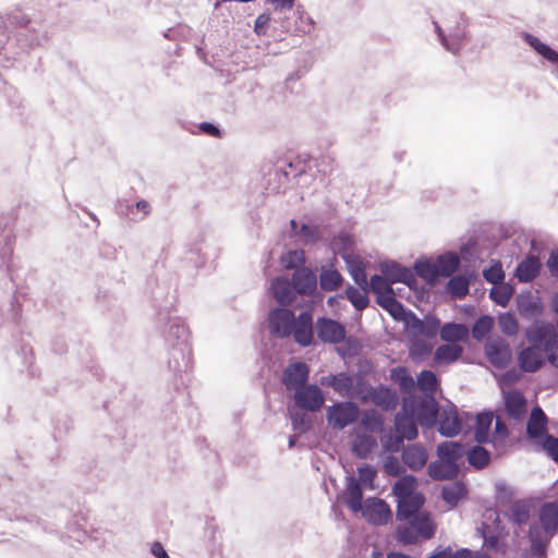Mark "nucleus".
<instances>
[{
	"label": "nucleus",
	"mask_w": 558,
	"mask_h": 558,
	"mask_svg": "<svg viewBox=\"0 0 558 558\" xmlns=\"http://www.w3.org/2000/svg\"><path fill=\"white\" fill-rule=\"evenodd\" d=\"M402 405H409L407 409L422 427L433 428L437 424L440 407L435 396L410 393L402 398Z\"/></svg>",
	"instance_id": "f257e3e1"
},
{
	"label": "nucleus",
	"mask_w": 558,
	"mask_h": 558,
	"mask_svg": "<svg viewBox=\"0 0 558 558\" xmlns=\"http://www.w3.org/2000/svg\"><path fill=\"white\" fill-rule=\"evenodd\" d=\"M315 332L317 340L324 344L337 345L347 341V349H356V339L347 338L345 326L333 318L322 316L315 322Z\"/></svg>",
	"instance_id": "f03ea898"
},
{
	"label": "nucleus",
	"mask_w": 558,
	"mask_h": 558,
	"mask_svg": "<svg viewBox=\"0 0 558 558\" xmlns=\"http://www.w3.org/2000/svg\"><path fill=\"white\" fill-rule=\"evenodd\" d=\"M357 393L363 402L371 401L383 411H392L399 403L397 391L384 385L373 387L361 381L357 384Z\"/></svg>",
	"instance_id": "7ed1b4c3"
},
{
	"label": "nucleus",
	"mask_w": 558,
	"mask_h": 558,
	"mask_svg": "<svg viewBox=\"0 0 558 558\" xmlns=\"http://www.w3.org/2000/svg\"><path fill=\"white\" fill-rule=\"evenodd\" d=\"M360 416V408L352 401L337 402L327 408V422L336 429H343Z\"/></svg>",
	"instance_id": "20e7f679"
},
{
	"label": "nucleus",
	"mask_w": 558,
	"mask_h": 558,
	"mask_svg": "<svg viewBox=\"0 0 558 558\" xmlns=\"http://www.w3.org/2000/svg\"><path fill=\"white\" fill-rule=\"evenodd\" d=\"M294 312L286 307H275L268 314V329L271 336L286 339L293 332Z\"/></svg>",
	"instance_id": "39448f33"
},
{
	"label": "nucleus",
	"mask_w": 558,
	"mask_h": 558,
	"mask_svg": "<svg viewBox=\"0 0 558 558\" xmlns=\"http://www.w3.org/2000/svg\"><path fill=\"white\" fill-rule=\"evenodd\" d=\"M293 401L294 408L315 413L323 408L325 396L317 385L307 384L294 391Z\"/></svg>",
	"instance_id": "423d86ee"
},
{
	"label": "nucleus",
	"mask_w": 558,
	"mask_h": 558,
	"mask_svg": "<svg viewBox=\"0 0 558 558\" xmlns=\"http://www.w3.org/2000/svg\"><path fill=\"white\" fill-rule=\"evenodd\" d=\"M407 322V332L413 338L423 337L425 339H434L439 333L440 319L433 315L427 314L420 318L415 313Z\"/></svg>",
	"instance_id": "0eeeda50"
},
{
	"label": "nucleus",
	"mask_w": 558,
	"mask_h": 558,
	"mask_svg": "<svg viewBox=\"0 0 558 558\" xmlns=\"http://www.w3.org/2000/svg\"><path fill=\"white\" fill-rule=\"evenodd\" d=\"M291 336L300 347L306 348L315 343V323L311 311H303L294 317Z\"/></svg>",
	"instance_id": "6e6552de"
},
{
	"label": "nucleus",
	"mask_w": 558,
	"mask_h": 558,
	"mask_svg": "<svg viewBox=\"0 0 558 558\" xmlns=\"http://www.w3.org/2000/svg\"><path fill=\"white\" fill-rule=\"evenodd\" d=\"M440 339L447 344L439 345L437 349H463L459 342L469 339L470 328L462 323H446L439 327Z\"/></svg>",
	"instance_id": "1a4fd4ad"
},
{
	"label": "nucleus",
	"mask_w": 558,
	"mask_h": 558,
	"mask_svg": "<svg viewBox=\"0 0 558 558\" xmlns=\"http://www.w3.org/2000/svg\"><path fill=\"white\" fill-rule=\"evenodd\" d=\"M380 270L385 278L392 284L397 282L404 283L410 289H413L416 283V277L413 270L409 267L402 266L401 264L389 260L384 262L380 265Z\"/></svg>",
	"instance_id": "9d476101"
},
{
	"label": "nucleus",
	"mask_w": 558,
	"mask_h": 558,
	"mask_svg": "<svg viewBox=\"0 0 558 558\" xmlns=\"http://www.w3.org/2000/svg\"><path fill=\"white\" fill-rule=\"evenodd\" d=\"M166 344L172 349H182L191 345V332L181 318L169 320L163 332Z\"/></svg>",
	"instance_id": "9b49d317"
},
{
	"label": "nucleus",
	"mask_w": 558,
	"mask_h": 558,
	"mask_svg": "<svg viewBox=\"0 0 558 558\" xmlns=\"http://www.w3.org/2000/svg\"><path fill=\"white\" fill-rule=\"evenodd\" d=\"M438 432L444 437H454L462 429V422L459 417L457 408L450 403L449 405L439 409L437 418Z\"/></svg>",
	"instance_id": "f8f14e48"
},
{
	"label": "nucleus",
	"mask_w": 558,
	"mask_h": 558,
	"mask_svg": "<svg viewBox=\"0 0 558 558\" xmlns=\"http://www.w3.org/2000/svg\"><path fill=\"white\" fill-rule=\"evenodd\" d=\"M290 281L296 295L312 296L317 290V276L311 268L304 266L292 272Z\"/></svg>",
	"instance_id": "ddd939ff"
},
{
	"label": "nucleus",
	"mask_w": 558,
	"mask_h": 558,
	"mask_svg": "<svg viewBox=\"0 0 558 558\" xmlns=\"http://www.w3.org/2000/svg\"><path fill=\"white\" fill-rule=\"evenodd\" d=\"M308 375L310 368L305 363L293 362L284 368L281 381L287 390L295 391L307 385Z\"/></svg>",
	"instance_id": "4468645a"
},
{
	"label": "nucleus",
	"mask_w": 558,
	"mask_h": 558,
	"mask_svg": "<svg viewBox=\"0 0 558 558\" xmlns=\"http://www.w3.org/2000/svg\"><path fill=\"white\" fill-rule=\"evenodd\" d=\"M409 405H401V410L396 413L393 420L395 432L400 434L404 439L411 441L418 436V421L407 409Z\"/></svg>",
	"instance_id": "2eb2a0df"
},
{
	"label": "nucleus",
	"mask_w": 558,
	"mask_h": 558,
	"mask_svg": "<svg viewBox=\"0 0 558 558\" xmlns=\"http://www.w3.org/2000/svg\"><path fill=\"white\" fill-rule=\"evenodd\" d=\"M362 510L363 515L377 525L387 524L392 515L389 505L380 498L366 499L365 507Z\"/></svg>",
	"instance_id": "dca6fc26"
},
{
	"label": "nucleus",
	"mask_w": 558,
	"mask_h": 558,
	"mask_svg": "<svg viewBox=\"0 0 558 558\" xmlns=\"http://www.w3.org/2000/svg\"><path fill=\"white\" fill-rule=\"evenodd\" d=\"M505 411L509 418L520 422L527 412L526 399L519 390L512 389L504 393Z\"/></svg>",
	"instance_id": "f3484780"
},
{
	"label": "nucleus",
	"mask_w": 558,
	"mask_h": 558,
	"mask_svg": "<svg viewBox=\"0 0 558 558\" xmlns=\"http://www.w3.org/2000/svg\"><path fill=\"white\" fill-rule=\"evenodd\" d=\"M270 293L274 299L280 304L279 307H287L296 299L291 281L284 276H278L271 280Z\"/></svg>",
	"instance_id": "a211bd4d"
},
{
	"label": "nucleus",
	"mask_w": 558,
	"mask_h": 558,
	"mask_svg": "<svg viewBox=\"0 0 558 558\" xmlns=\"http://www.w3.org/2000/svg\"><path fill=\"white\" fill-rule=\"evenodd\" d=\"M548 418L539 405L531 410L526 422V436L530 439H543L548 434Z\"/></svg>",
	"instance_id": "6ab92c4d"
},
{
	"label": "nucleus",
	"mask_w": 558,
	"mask_h": 558,
	"mask_svg": "<svg viewBox=\"0 0 558 558\" xmlns=\"http://www.w3.org/2000/svg\"><path fill=\"white\" fill-rule=\"evenodd\" d=\"M425 504V497L422 493H414L412 496L400 498L397 505V520H409L418 513Z\"/></svg>",
	"instance_id": "aec40b11"
},
{
	"label": "nucleus",
	"mask_w": 558,
	"mask_h": 558,
	"mask_svg": "<svg viewBox=\"0 0 558 558\" xmlns=\"http://www.w3.org/2000/svg\"><path fill=\"white\" fill-rule=\"evenodd\" d=\"M306 165L299 158L294 160H284L282 165L277 166L275 170V178L278 179L279 186L286 185L291 178H298L305 173Z\"/></svg>",
	"instance_id": "412c9836"
},
{
	"label": "nucleus",
	"mask_w": 558,
	"mask_h": 558,
	"mask_svg": "<svg viewBox=\"0 0 558 558\" xmlns=\"http://www.w3.org/2000/svg\"><path fill=\"white\" fill-rule=\"evenodd\" d=\"M460 465H452L448 462H444L442 459L432 461L427 466L428 476L437 482L440 481H453L460 474Z\"/></svg>",
	"instance_id": "4be33fe9"
},
{
	"label": "nucleus",
	"mask_w": 558,
	"mask_h": 558,
	"mask_svg": "<svg viewBox=\"0 0 558 558\" xmlns=\"http://www.w3.org/2000/svg\"><path fill=\"white\" fill-rule=\"evenodd\" d=\"M436 453L444 462L459 465V460L465 454V448L459 441L446 440L437 446Z\"/></svg>",
	"instance_id": "5701e85b"
},
{
	"label": "nucleus",
	"mask_w": 558,
	"mask_h": 558,
	"mask_svg": "<svg viewBox=\"0 0 558 558\" xmlns=\"http://www.w3.org/2000/svg\"><path fill=\"white\" fill-rule=\"evenodd\" d=\"M541 267L542 265L538 257L529 255L518 264L515 277L520 282H531L538 276Z\"/></svg>",
	"instance_id": "b1692460"
},
{
	"label": "nucleus",
	"mask_w": 558,
	"mask_h": 558,
	"mask_svg": "<svg viewBox=\"0 0 558 558\" xmlns=\"http://www.w3.org/2000/svg\"><path fill=\"white\" fill-rule=\"evenodd\" d=\"M427 451L421 445H411L402 450L403 462L412 470H421L427 462Z\"/></svg>",
	"instance_id": "393cba45"
},
{
	"label": "nucleus",
	"mask_w": 558,
	"mask_h": 558,
	"mask_svg": "<svg viewBox=\"0 0 558 558\" xmlns=\"http://www.w3.org/2000/svg\"><path fill=\"white\" fill-rule=\"evenodd\" d=\"M345 495V504L351 511L359 512L363 509V489L359 480L353 475L347 476Z\"/></svg>",
	"instance_id": "a878e982"
},
{
	"label": "nucleus",
	"mask_w": 558,
	"mask_h": 558,
	"mask_svg": "<svg viewBox=\"0 0 558 558\" xmlns=\"http://www.w3.org/2000/svg\"><path fill=\"white\" fill-rule=\"evenodd\" d=\"M473 277V272L451 276L447 282L446 289L452 298L462 300L469 294L470 282Z\"/></svg>",
	"instance_id": "bb28decb"
},
{
	"label": "nucleus",
	"mask_w": 558,
	"mask_h": 558,
	"mask_svg": "<svg viewBox=\"0 0 558 558\" xmlns=\"http://www.w3.org/2000/svg\"><path fill=\"white\" fill-rule=\"evenodd\" d=\"M539 522L544 531L554 535L558 531V502H545L539 511Z\"/></svg>",
	"instance_id": "cd10ccee"
},
{
	"label": "nucleus",
	"mask_w": 558,
	"mask_h": 558,
	"mask_svg": "<svg viewBox=\"0 0 558 558\" xmlns=\"http://www.w3.org/2000/svg\"><path fill=\"white\" fill-rule=\"evenodd\" d=\"M521 37L536 53L548 62L557 64L558 72V52L556 50L530 33L523 32Z\"/></svg>",
	"instance_id": "c85d7f7f"
},
{
	"label": "nucleus",
	"mask_w": 558,
	"mask_h": 558,
	"mask_svg": "<svg viewBox=\"0 0 558 558\" xmlns=\"http://www.w3.org/2000/svg\"><path fill=\"white\" fill-rule=\"evenodd\" d=\"M438 278H450L460 268L461 260L457 253L446 252L436 258Z\"/></svg>",
	"instance_id": "c756f323"
},
{
	"label": "nucleus",
	"mask_w": 558,
	"mask_h": 558,
	"mask_svg": "<svg viewBox=\"0 0 558 558\" xmlns=\"http://www.w3.org/2000/svg\"><path fill=\"white\" fill-rule=\"evenodd\" d=\"M468 493L469 489L466 485L461 481H456L451 484L444 485L441 487L440 496L446 504L451 507H456L468 496Z\"/></svg>",
	"instance_id": "7c9ffc66"
},
{
	"label": "nucleus",
	"mask_w": 558,
	"mask_h": 558,
	"mask_svg": "<svg viewBox=\"0 0 558 558\" xmlns=\"http://www.w3.org/2000/svg\"><path fill=\"white\" fill-rule=\"evenodd\" d=\"M413 269L415 277H420L429 286H435L439 281L436 262L429 258L416 259Z\"/></svg>",
	"instance_id": "2f4dec72"
},
{
	"label": "nucleus",
	"mask_w": 558,
	"mask_h": 558,
	"mask_svg": "<svg viewBox=\"0 0 558 558\" xmlns=\"http://www.w3.org/2000/svg\"><path fill=\"white\" fill-rule=\"evenodd\" d=\"M494 420L492 411H483L476 414L475 427H474V439L477 444L489 442V430Z\"/></svg>",
	"instance_id": "473e14b6"
},
{
	"label": "nucleus",
	"mask_w": 558,
	"mask_h": 558,
	"mask_svg": "<svg viewBox=\"0 0 558 558\" xmlns=\"http://www.w3.org/2000/svg\"><path fill=\"white\" fill-rule=\"evenodd\" d=\"M545 363L543 351H519L518 364L522 372L533 373Z\"/></svg>",
	"instance_id": "72a5a7b5"
},
{
	"label": "nucleus",
	"mask_w": 558,
	"mask_h": 558,
	"mask_svg": "<svg viewBox=\"0 0 558 558\" xmlns=\"http://www.w3.org/2000/svg\"><path fill=\"white\" fill-rule=\"evenodd\" d=\"M409 524L415 529L418 535L424 539H429L434 536L436 525L433 522L428 512H421L417 515L408 520Z\"/></svg>",
	"instance_id": "f704fd0d"
},
{
	"label": "nucleus",
	"mask_w": 558,
	"mask_h": 558,
	"mask_svg": "<svg viewBox=\"0 0 558 558\" xmlns=\"http://www.w3.org/2000/svg\"><path fill=\"white\" fill-rule=\"evenodd\" d=\"M517 307L520 314L524 316L536 315L542 311L539 299L531 291H523L517 295Z\"/></svg>",
	"instance_id": "c9c22d12"
},
{
	"label": "nucleus",
	"mask_w": 558,
	"mask_h": 558,
	"mask_svg": "<svg viewBox=\"0 0 558 558\" xmlns=\"http://www.w3.org/2000/svg\"><path fill=\"white\" fill-rule=\"evenodd\" d=\"M343 258L354 282L361 288V290L368 291V281L363 263L351 255L343 256Z\"/></svg>",
	"instance_id": "e433bc0d"
},
{
	"label": "nucleus",
	"mask_w": 558,
	"mask_h": 558,
	"mask_svg": "<svg viewBox=\"0 0 558 558\" xmlns=\"http://www.w3.org/2000/svg\"><path fill=\"white\" fill-rule=\"evenodd\" d=\"M377 446V440L374 436L362 434L353 440L352 452L360 459H367Z\"/></svg>",
	"instance_id": "4c0bfd02"
},
{
	"label": "nucleus",
	"mask_w": 558,
	"mask_h": 558,
	"mask_svg": "<svg viewBox=\"0 0 558 558\" xmlns=\"http://www.w3.org/2000/svg\"><path fill=\"white\" fill-rule=\"evenodd\" d=\"M468 463L476 470H482L490 462V452L478 445L472 446L465 451Z\"/></svg>",
	"instance_id": "58836bf2"
},
{
	"label": "nucleus",
	"mask_w": 558,
	"mask_h": 558,
	"mask_svg": "<svg viewBox=\"0 0 558 558\" xmlns=\"http://www.w3.org/2000/svg\"><path fill=\"white\" fill-rule=\"evenodd\" d=\"M390 378L399 386L400 390L405 396H409L410 393H416L415 381L405 367L399 366L391 369Z\"/></svg>",
	"instance_id": "ea45409f"
},
{
	"label": "nucleus",
	"mask_w": 558,
	"mask_h": 558,
	"mask_svg": "<svg viewBox=\"0 0 558 558\" xmlns=\"http://www.w3.org/2000/svg\"><path fill=\"white\" fill-rule=\"evenodd\" d=\"M317 280L323 291H336L342 286L343 277L337 269L323 268Z\"/></svg>",
	"instance_id": "a19ab883"
},
{
	"label": "nucleus",
	"mask_w": 558,
	"mask_h": 558,
	"mask_svg": "<svg viewBox=\"0 0 558 558\" xmlns=\"http://www.w3.org/2000/svg\"><path fill=\"white\" fill-rule=\"evenodd\" d=\"M438 387V379L432 371L424 369L418 374L415 383V389L417 388L420 390L417 395L435 396Z\"/></svg>",
	"instance_id": "79ce46f5"
},
{
	"label": "nucleus",
	"mask_w": 558,
	"mask_h": 558,
	"mask_svg": "<svg viewBox=\"0 0 558 558\" xmlns=\"http://www.w3.org/2000/svg\"><path fill=\"white\" fill-rule=\"evenodd\" d=\"M289 416L293 430L299 435L310 432L313 427L312 418L300 409H289Z\"/></svg>",
	"instance_id": "37998d69"
},
{
	"label": "nucleus",
	"mask_w": 558,
	"mask_h": 558,
	"mask_svg": "<svg viewBox=\"0 0 558 558\" xmlns=\"http://www.w3.org/2000/svg\"><path fill=\"white\" fill-rule=\"evenodd\" d=\"M417 486V481L414 475L407 474L400 477L395 485L392 486L393 494L400 498H404L408 496L414 495L415 488Z\"/></svg>",
	"instance_id": "c03bdc74"
},
{
	"label": "nucleus",
	"mask_w": 558,
	"mask_h": 558,
	"mask_svg": "<svg viewBox=\"0 0 558 558\" xmlns=\"http://www.w3.org/2000/svg\"><path fill=\"white\" fill-rule=\"evenodd\" d=\"M531 515L530 506L523 500H515L509 509V519L521 526L526 524Z\"/></svg>",
	"instance_id": "a18cd8bd"
},
{
	"label": "nucleus",
	"mask_w": 558,
	"mask_h": 558,
	"mask_svg": "<svg viewBox=\"0 0 558 558\" xmlns=\"http://www.w3.org/2000/svg\"><path fill=\"white\" fill-rule=\"evenodd\" d=\"M493 327L494 318L489 315H482L472 326V337L477 341H482L490 333Z\"/></svg>",
	"instance_id": "49530a36"
},
{
	"label": "nucleus",
	"mask_w": 558,
	"mask_h": 558,
	"mask_svg": "<svg viewBox=\"0 0 558 558\" xmlns=\"http://www.w3.org/2000/svg\"><path fill=\"white\" fill-rule=\"evenodd\" d=\"M344 295L356 311H363L369 304L367 291H361L354 286L349 284L344 291Z\"/></svg>",
	"instance_id": "de8ad7c7"
},
{
	"label": "nucleus",
	"mask_w": 558,
	"mask_h": 558,
	"mask_svg": "<svg viewBox=\"0 0 558 558\" xmlns=\"http://www.w3.org/2000/svg\"><path fill=\"white\" fill-rule=\"evenodd\" d=\"M513 288L509 283H497L494 288H492L489 292L490 299L500 306H506L512 294H513Z\"/></svg>",
	"instance_id": "09e8293b"
},
{
	"label": "nucleus",
	"mask_w": 558,
	"mask_h": 558,
	"mask_svg": "<svg viewBox=\"0 0 558 558\" xmlns=\"http://www.w3.org/2000/svg\"><path fill=\"white\" fill-rule=\"evenodd\" d=\"M361 424L369 432L381 433L384 430V418L376 410L365 411Z\"/></svg>",
	"instance_id": "8fccbe9b"
},
{
	"label": "nucleus",
	"mask_w": 558,
	"mask_h": 558,
	"mask_svg": "<svg viewBox=\"0 0 558 558\" xmlns=\"http://www.w3.org/2000/svg\"><path fill=\"white\" fill-rule=\"evenodd\" d=\"M328 385L332 387L336 392L347 395L353 387V379L345 373H339L329 376Z\"/></svg>",
	"instance_id": "3c124183"
},
{
	"label": "nucleus",
	"mask_w": 558,
	"mask_h": 558,
	"mask_svg": "<svg viewBox=\"0 0 558 558\" xmlns=\"http://www.w3.org/2000/svg\"><path fill=\"white\" fill-rule=\"evenodd\" d=\"M295 236H299L300 241L304 245L314 244L320 238V232L317 226L310 223H302L299 231H295Z\"/></svg>",
	"instance_id": "603ef678"
},
{
	"label": "nucleus",
	"mask_w": 558,
	"mask_h": 558,
	"mask_svg": "<svg viewBox=\"0 0 558 558\" xmlns=\"http://www.w3.org/2000/svg\"><path fill=\"white\" fill-rule=\"evenodd\" d=\"M508 436H509V429H508L507 424L505 423V421L502 418L497 416L495 420L494 433H493L492 437H489V442L494 447L497 448V447L504 445V442Z\"/></svg>",
	"instance_id": "864d4df0"
},
{
	"label": "nucleus",
	"mask_w": 558,
	"mask_h": 558,
	"mask_svg": "<svg viewBox=\"0 0 558 558\" xmlns=\"http://www.w3.org/2000/svg\"><path fill=\"white\" fill-rule=\"evenodd\" d=\"M304 263V252L302 250H292L281 256V264L286 269L301 268Z\"/></svg>",
	"instance_id": "5fc2aeb1"
},
{
	"label": "nucleus",
	"mask_w": 558,
	"mask_h": 558,
	"mask_svg": "<svg viewBox=\"0 0 558 558\" xmlns=\"http://www.w3.org/2000/svg\"><path fill=\"white\" fill-rule=\"evenodd\" d=\"M489 363L498 369L505 368L512 360V351H485Z\"/></svg>",
	"instance_id": "6e6d98bb"
},
{
	"label": "nucleus",
	"mask_w": 558,
	"mask_h": 558,
	"mask_svg": "<svg viewBox=\"0 0 558 558\" xmlns=\"http://www.w3.org/2000/svg\"><path fill=\"white\" fill-rule=\"evenodd\" d=\"M434 25H435V31L441 41V45L445 47V49L447 51H450L453 54H456L460 50V47H461L460 37L458 35H454V36H450V38H447L445 36L441 27L436 22H434Z\"/></svg>",
	"instance_id": "4d7b16f0"
},
{
	"label": "nucleus",
	"mask_w": 558,
	"mask_h": 558,
	"mask_svg": "<svg viewBox=\"0 0 558 558\" xmlns=\"http://www.w3.org/2000/svg\"><path fill=\"white\" fill-rule=\"evenodd\" d=\"M387 312L391 315V317L397 322H402L404 324V329L407 328V322H410V317L414 315V312L407 310L404 305L396 300L392 305L387 310Z\"/></svg>",
	"instance_id": "13d9d810"
},
{
	"label": "nucleus",
	"mask_w": 558,
	"mask_h": 558,
	"mask_svg": "<svg viewBox=\"0 0 558 558\" xmlns=\"http://www.w3.org/2000/svg\"><path fill=\"white\" fill-rule=\"evenodd\" d=\"M357 473L360 484L362 483L365 487L373 489L377 470L371 464H362L357 468Z\"/></svg>",
	"instance_id": "bf43d9fd"
},
{
	"label": "nucleus",
	"mask_w": 558,
	"mask_h": 558,
	"mask_svg": "<svg viewBox=\"0 0 558 558\" xmlns=\"http://www.w3.org/2000/svg\"><path fill=\"white\" fill-rule=\"evenodd\" d=\"M498 327L502 333L513 336L518 331V322L510 313L501 314L498 317Z\"/></svg>",
	"instance_id": "052dcab7"
},
{
	"label": "nucleus",
	"mask_w": 558,
	"mask_h": 558,
	"mask_svg": "<svg viewBox=\"0 0 558 558\" xmlns=\"http://www.w3.org/2000/svg\"><path fill=\"white\" fill-rule=\"evenodd\" d=\"M484 279L493 284L500 283L505 278L501 263L496 260L490 267L483 270Z\"/></svg>",
	"instance_id": "680f3d73"
},
{
	"label": "nucleus",
	"mask_w": 558,
	"mask_h": 558,
	"mask_svg": "<svg viewBox=\"0 0 558 558\" xmlns=\"http://www.w3.org/2000/svg\"><path fill=\"white\" fill-rule=\"evenodd\" d=\"M404 440L405 439L397 432L389 433L383 439V447L387 452L396 453V452H399L403 448Z\"/></svg>",
	"instance_id": "e2e57ef3"
},
{
	"label": "nucleus",
	"mask_w": 558,
	"mask_h": 558,
	"mask_svg": "<svg viewBox=\"0 0 558 558\" xmlns=\"http://www.w3.org/2000/svg\"><path fill=\"white\" fill-rule=\"evenodd\" d=\"M187 254L190 255L187 258L193 262L196 267L203 266L208 257V253L204 252V247L201 242L191 244L187 250Z\"/></svg>",
	"instance_id": "0e129e2a"
},
{
	"label": "nucleus",
	"mask_w": 558,
	"mask_h": 558,
	"mask_svg": "<svg viewBox=\"0 0 558 558\" xmlns=\"http://www.w3.org/2000/svg\"><path fill=\"white\" fill-rule=\"evenodd\" d=\"M530 537V548L531 553L534 557L542 558L546 555L547 551V541L542 539L538 535H534L532 532V527L529 533Z\"/></svg>",
	"instance_id": "69168bd1"
},
{
	"label": "nucleus",
	"mask_w": 558,
	"mask_h": 558,
	"mask_svg": "<svg viewBox=\"0 0 558 558\" xmlns=\"http://www.w3.org/2000/svg\"><path fill=\"white\" fill-rule=\"evenodd\" d=\"M391 283L384 275H373L368 281V291L372 290L375 294L391 291Z\"/></svg>",
	"instance_id": "338daca9"
},
{
	"label": "nucleus",
	"mask_w": 558,
	"mask_h": 558,
	"mask_svg": "<svg viewBox=\"0 0 558 558\" xmlns=\"http://www.w3.org/2000/svg\"><path fill=\"white\" fill-rule=\"evenodd\" d=\"M541 446L543 450L556 462L558 463V438L546 434V436L542 439Z\"/></svg>",
	"instance_id": "774afa93"
}]
</instances>
